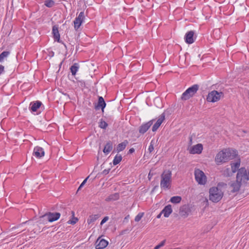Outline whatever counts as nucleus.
I'll return each mask as SVG.
<instances>
[{
    "label": "nucleus",
    "instance_id": "2",
    "mask_svg": "<svg viewBox=\"0 0 249 249\" xmlns=\"http://www.w3.org/2000/svg\"><path fill=\"white\" fill-rule=\"evenodd\" d=\"M172 172L170 170H164L161 175L160 187L164 190L171 188Z\"/></svg>",
    "mask_w": 249,
    "mask_h": 249
},
{
    "label": "nucleus",
    "instance_id": "33",
    "mask_svg": "<svg viewBox=\"0 0 249 249\" xmlns=\"http://www.w3.org/2000/svg\"><path fill=\"white\" fill-rule=\"evenodd\" d=\"M232 171H231L230 169L228 168L224 170L223 175L225 177H229L232 176Z\"/></svg>",
    "mask_w": 249,
    "mask_h": 249
},
{
    "label": "nucleus",
    "instance_id": "50",
    "mask_svg": "<svg viewBox=\"0 0 249 249\" xmlns=\"http://www.w3.org/2000/svg\"><path fill=\"white\" fill-rule=\"evenodd\" d=\"M21 67H22V63L20 65H19V66H18V69H19Z\"/></svg>",
    "mask_w": 249,
    "mask_h": 249
},
{
    "label": "nucleus",
    "instance_id": "48",
    "mask_svg": "<svg viewBox=\"0 0 249 249\" xmlns=\"http://www.w3.org/2000/svg\"><path fill=\"white\" fill-rule=\"evenodd\" d=\"M158 185L155 186L153 188V190H152V192H154V191L155 190V189H156L157 188H158Z\"/></svg>",
    "mask_w": 249,
    "mask_h": 249
},
{
    "label": "nucleus",
    "instance_id": "22",
    "mask_svg": "<svg viewBox=\"0 0 249 249\" xmlns=\"http://www.w3.org/2000/svg\"><path fill=\"white\" fill-rule=\"evenodd\" d=\"M53 37L55 40H57L59 42L60 40V35L59 33L58 27L56 26H54L53 27Z\"/></svg>",
    "mask_w": 249,
    "mask_h": 249
},
{
    "label": "nucleus",
    "instance_id": "32",
    "mask_svg": "<svg viewBox=\"0 0 249 249\" xmlns=\"http://www.w3.org/2000/svg\"><path fill=\"white\" fill-rule=\"evenodd\" d=\"M122 160V157L121 155H117L115 157L113 160V163L114 165H116L120 163V162Z\"/></svg>",
    "mask_w": 249,
    "mask_h": 249
},
{
    "label": "nucleus",
    "instance_id": "44",
    "mask_svg": "<svg viewBox=\"0 0 249 249\" xmlns=\"http://www.w3.org/2000/svg\"><path fill=\"white\" fill-rule=\"evenodd\" d=\"M4 67L1 65H0V75L4 72Z\"/></svg>",
    "mask_w": 249,
    "mask_h": 249
},
{
    "label": "nucleus",
    "instance_id": "31",
    "mask_svg": "<svg viewBox=\"0 0 249 249\" xmlns=\"http://www.w3.org/2000/svg\"><path fill=\"white\" fill-rule=\"evenodd\" d=\"M181 200V197L179 196H174L171 198L170 202L173 203L177 204L179 203Z\"/></svg>",
    "mask_w": 249,
    "mask_h": 249
},
{
    "label": "nucleus",
    "instance_id": "12",
    "mask_svg": "<svg viewBox=\"0 0 249 249\" xmlns=\"http://www.w3.org/2000/svg\"><path fill=\"white\" fill-rule=\"evenodd\" d=\"M106 106V103L102 96L98 97V103L97 105H95V109L96 110L102 109V112H104V108Z\"/></svg>",
    "mask_w": 249,
    "mask_h": 249
},
{
    "label": "nucleus",
    "instance_id": "40",
    "mask_svg": "<svg viewBox=\"0 0 249 249\" xmlns=\"http://www.w3.org/2000/svg\"><path fill=\"white\" fill-rule=\"evenodd\" d=\"M153 141L152 140L150 144L148 147V151L150 153H151L154 150V146H153Z\"/></svg>",
    "mask_w": 249,
    "mask_h": 249
},
{
    "label": "nucleus",
    "instance_id": "9",
    "mask_svg": "<svg viewBox=\"0 0 249 249\" xmlns=\"http://www.w3.org/2000/svg\"><path fill=\"white\" fill-rule=\"evenodd\" d=\"M85 19V16L84 12H81L78 17H77L74 20L73 23L74 25V28L77 30L81 26L82 22Z\"/></svg>",
    "mask_w": 249,
    "mask_h": 249
},
{
    "label": "nucleus",
    "instance_id": "49",
    "mask_svg": "<svg viewBox=\"0 0 249 249\" xmlns=\"http://www.w3.org/2000/svg\"><path fill=\"white\" fill-rule=\"evenodd\" d=\"M82 187H81V185H80V186H79V188H78L77 191H78L79 190H80L81 189V188H82Z\"/></svg>",
    "mask_w": 249,
    "mask_h": 249
},
{
    "label": "nucleus",
    "instance_id": "17",
    "mask_svg": "<svg viewBox=\"0 0 249 249\" xmlns=\"http://www.w3.org/2000/svg\"><path fill=\"white\" fill-rule=\"evenodd\" d=\"M235 7L236 10L242 14L245 13L247 11L246 4L244 3H240L238 2H236L235 3Z\"/></svg>",
    "mask_w": 249,
    "mask_h": 249
},
{
    "label": "nucleus",
    "instance_id": "19",
    "mask_svg": "<svg viewBox=\"0 0 249 249\" xmlns=\"http://www.w3.org/2000/svg\"><path fill=\"white\" fill-rule=\"evenodd\" d=\"M40 101H37L35 102H31L30 104V109L33 112H35L41 106Z\"/></svg>",
    "mask_w": 249,
    "mask_h": 249
},
{
    "label": "nucleus",
    "instance_id": "34",
    "mask_svg": "<svg viewBox=\"0 0 249 249\" xmlns=\"http://www.w3.org/2000/svg\"><path fill=\"white\" fill-rule=\"evenodd\" d=\"M54 2L53 0H47L45 1V5L48 7H52L53 6Z\"/></svg>",
    "mask_w": 249,
    "mask_h": 249
},
{
    "label": "nucleus",
    "instance_id": "13",
    "mask_svg": "<svg viewBox=\"0 0 249 249\" xmlns=\"http://www.w3.org/2000/svg\"><path fill=\"white\" fill-rule=\"evenodd\" d=\"M165 119V115L164 113H163L161 114L159 117L158 120L156 122V123L153 125L152 130V131L155 132L157 130L158 128L161 125L163 120Z\"/></svg>",
    "mask_w": 249,
    "mask_h": 249
},
{
    "label": "nucleus",
    "instance_id": "54",
    "mask_svg": "<svg viewBox=\"0 0 249 249\" xmlns=\"http://www.w3.org/2000/svg\"><path fill=\"white\" fill-rule=\"evenodd\" d=\"M22 64L25 65V66H26V67H28V65H27V64H26V63H22Z\"/></svg>",
    "mask_w": 249,
    "mask_h": 249
},
{
    "label": "nucleus",
    "instance_id": "37",
    "mask_svg": "<svg viewBox=\"0 0 249 249\" xmlns=\"http://www.w3.org/2000/svg\"><path fill=\"white\" fill-rule=\"evenodd\" d=\"M143 213H139L135 217V221L136 222H139L143 216Z\"/></svg>",
    "mask_w": 249,
    "mask_h": 249
},
{
    "label": "nucleus",
    "instance_id": "26",
    "mask_svg": "<svg viewBox=\"0 0 249 249\" xmlns=\"http://www.w3.org/2000/svg\"><path fill=\"white\" fill-rule=\"evenodd\" d=\"M179 214L181 216H187L188 215V209L186 206H183L180 207L179 209Z\"/></svg>",
    "mask_w": 249,
    "mask_h": 249
},
{
    "label": "nucleus",
    "instance_id": "39",
    "mask_svg": "<svg viewBox=\"0 0 249 249\" xmlns=\"http://www.w3.org/2000/svg\"><path fill=\"white\" fill-rule=\"evenodd\" d=\"M77 83L78 86L81 87V88L85 87V83L83 80H77Z\"/></svg>",
    "mask_w": 249,
    "mask_h": 249
},
{
    "label": "nucleus",
    "instance_id": "59",
    "mask_svg": "<svg viewBox=\"0 0 249 249\" xmlns=\"http://www.w3.org/2000/svg\"><path fill=\"white\" fill-rule=\"evenodd\" d=\"M148 176H149V177H151V176H150V174H148Z\"/></svg>",
    "mask_w": 249,
    "mask_h": 249
},
{
    "label": "nucleus",
    "instance_id": "52",
    "mask_svg": "<svg viewBox=\"0 0 249 249\" xmlns=\"http://www.w3.org/2000/svg\"><path fill=\"white\" fill-rule=\"evenodd\" d=\"M16 228V227H13L12 229H11V230L12 231H13L14 229H15Z\"/></svg>",
    "mask_w": 249,
    "mask_h": 249
},
{
    "label": "nucleus",
    "instance_id": "29",
    "mask_svg": "<svg viewBox=\"0 0 249 249\" xmlns=\"http://www.w3.org/2000/svg\"><path fill=\"white\" fill-rule=\"evenodd\" d=\"M71 219H70L67 223L69 224L74 225L75 224L78 220L77 217L74 216V212L73 211L71 212Z\"/></svg>",
    "mask_w": 249,
    "mask_h": 249
},
{
    "label": "nucleus",
    "instance_id": "25",
    "mask_svg": "<svg viewBox=\"0 0 249 249\" xmlns=\"http://www.w3.org/2000/svg\"><path fill=\"white\" fill-rule=\"evenodd\" d=\"M128 143V142L125 140L123 142L119 143L117 147V151L119 152L124 150Z\"/></svg>",
    "mask_w": 249,
    "mask_h": 249
},
{
    "label": "nucleus",
    "instance_id": "28",
    "mask_svg": "<svg viewBox=\"0 0 249 249\" xmlns=\"http://www.w3.org/2000/svg\"><path fill=\"white\" fill-rule=\"evenodd\" d=\"M79 68V66L78 65V63H74V64L71 67L70 70L72 75H75L76 74V73Z\"/></svg>",
    "mask_w": 249,
    "mask_h": 249
},
{
    "label": "nucleus",
    "instance_id": "46",
    "mask_svg": "<svg viewBox=\"0 0 249 249\" xmlns=\"http://www.w3.org/2000/svg\"><path fill=\"white\" fill-rule=\"evenodd\" d=\"M162 213H161V212L157 216V218H160L161 215Z\"/></svg>",
    "mask_w": 249,
    "mask_h": 249
},
{
    "label": "nucleus",
    "instance_id": "14",
    "mask_svg": "<svg viewBox=\"0 0 249 249\" xmlns=\"http://www.w3.org/2000/svg\"><path fill=\"white\" fill-rule=\"evenodd\" d=\"M203 150V145L201 143L197 144L193 146L190 150L191 154H200Z\"/></svg>",
    "mask_w": 249,
    "mask_h": 249
},
{
    "label": "nucleus",
    "instance_id": "53",
    "mask_svg": "<svg viewBox=\"0 0 249 249\" xmlns=\"http://www.w3.org/2000/svg\"><path fill=\"white\" fill-rule=\"evenodd\" d=\"M22 64L25 65V66H26V67H28V65H27V64H26V63H22Z\"/></svg>",
    "mask_w": 249,
    "mask_h": 249
},
{
    "label": "nucleus",
    "instance_id": "23",
    "mask_svg": "<svg viewBox=\"0 0 249 249\" xmlns=\"http://www.w3.org/2000/svg\"><path fill=\"white\" fill-rule=\"evenodd\" d=\"M231 171L233 173L237 172L240 166V160H239L235 163H231Z\"/></svg>",
    "mask_w": 249,
    "mask_h": 249
},
{
    "label": "nucleus",
    "instance_id": "55",
    "mask_svg": "<svg viewBox=\"0 0 249 249\" xmlns=\"http://www.w3.org/2000/svg\"><path fill=\"white\" fill-rule=\"evenodd\" d=\"M128 216H129V215H128L127 217H125L124 219H127V217H128Z\"/></svg>",
    "mask_w": 249,
    "mask_h": 249
},
{
    "label": "nucleus",
    "instance_id": "15",
    "mask_svg": "<svg viewBox=\"0 0 249 249\" xmlns=\"http://www.w3.org/2000/svg\"><path fill=\"white\" fill-rule=\"evenodd\" d=\"M44 151L42 147L36 146L34 148L33 155L37 158H40L44 155Z\"/></svg>",
    "mask_w": 249,
    "mask_h": 249
},
{
    "label": "nucleus",
    "instance_id": "16",
    "mask_svg": "<svg viewBox=\"0 0 249 249\" xmlns=\"http://www.w3.org/2000/svg\"><path fill=\"white\" fill-rule=\"evenodd\" d=\"M242 184H243L241 182H238L237 179H236L235 181L231 183L230 185V187L232 188L231 192L234 193L239 191Z\"/></svg>",
    "mask_w": 249,
    "mask_h": 249
},
{
    "label": "nucleus",
    "instance_id": "43",
    "mask_svg": "<svg viewBox=\"0 0 249 249\" xmlns=\"http://www.w3.org/2000/svg\"><path fill=\"white\" fill-rule=\"evenodd\" d=\"M89 176H88L87 178H86L82 182V183L80 184L81 185V187H83L85 184V183H86L87 180L88 179V178H89Z\"/></svg>",
    "mask_w": 249,
    "mask_h": 249
},
{
    "label": "nucleus",
    "instance_id": "8",
    "mask_svg": "<svg viewBox=\"0 0 249 249\" xmlns=\"http://www.w3.org/2000/svg\"><path fill=\"white\" fill-rule=\"evenodd\" d=\"M61 215V213H51L49 212L47 213L44 214L42 217H46L48 219V220L52 222L53 221H56L58 219Z\"/></svg>",
    "mask_w": 249,
    "mask_h": 249
},
{
    "label": "nucleus",
    "instance_id": "7",
    "mask_svg": "<svg viewBox=\"0 0 249 249\" xmlns=\"http://www.w3.org/2000/svg\"><path fill=\"white\" fill-rule=\"evenodd\" d=\"M195 176L196 181L199 184L204 185L206 183V176L204 172L200 169H195Z\"/></svg>",
    "mask_w": 249,
    "mask_h": 249
},
{
    "label": "nucleus",
    "instance_id": "41",
    "mask_svg": "<svg viewBox=\"0 0 249 249\" xmlns=\"http://www.w3.org/2000/svg\"><path fill=\"white\" fill-rule=\"evenodd\" d=\"M108 219V216H105L101 221L100 224L102 225L103 224H104L106 221H107Z\"/></svg>",
    "mask_w": 249,
    "mask_h": 249
},
{
    "label": "nucleus",
    "instance_id": "47",
    "mask_svg": "<svg viewBox=\"0 0 249 249\" xmlns=\"http://www.w3.org/2000/svg\"><path fill=\"white\" fill-rule=\"evenodd\" d=\"M127 230H124V231H121V234H124L125 233L126 231H127Z\"/></svg>",
    "mask_w": 249,
    "mask_h": 249
},
{
    "label": "nucleus",
    "instance_id": "24",
    "mask_svg": "<svg viewBox=\"0 0 249 249\" xmlns=\"http://www.w3.org/2000/svg\"><path fill=\"white\" fill-rule=\"evenodd\" d=\"M119 198V194L117 193L109 195L106 198V201H115Z\"/></svg>",
    "mask_w": 249,
    "mask_h": 249
},
{
    "label": "nucleus",
    "instance_id": "3",
    "mask_svg": "<svg viewBox=\"0 0 249 249\" xmlns=\"http://www.w3.org/2000/svg\"><path fill=\"white\" fill-rule=\"evenodd\" d=\"M221 183L218 184V187H213L209 190V199L213 202H218L223 196V191L218 188Z\"/></svg>",
    "mask_w": 249,
    "mask_h": 249
},
{
    "label": "nucleus",
    "instance_id": "51",
    "mask_svg": "<svg viewBox=\"0 0 249 249\" xmlns=\"http://www.w3.org/2000/svg\"><path fill=\"white\" fill-rule=\"evenodd\" d=\"M25 223V222H23L21 224L19 225L17 228H18V227H20L21 225L24 224Z\"/></svg>",
    "mask_w": 249,
    "mask_h": 249
},
{
    "label": "nucleus",
    "instance_id": "56",
    "mask_svg": "<svg viewBox=\"0 0 249 249\" xmlns=\"http://www.w3.org/2000/svg\"><path fill=\"white\" fill-rule=\"evenodd\" d=\"M61 65H62V63H60V64H59V67H61Z\"/></svg>",
    "mask_w": 249,
    "mask_h": 249
},
{
    "label": "nucleus",
    "instance_id": "36",
    "mask_svg": "<svg viewBox=\"0 0 249 249\" xmlns=\"http://www.w3.org/2000/svg\"><path fill=\"white\" fill-rule=\"evenodd\" d=\"M108 125V124L105 122L101 120L99 124V127L101 128L106 129Z\"/></svg>",
    "mask_w": 249,
    "mask_h": 249
},
{
    "label": "nucleus",
    "instance_id": "5",
    "mask_svg": "<svg viewBox=\"0 0 249 249\" xmlns=\"http://www.w3.org/2000/svg\"><path fill=\"white\" fill-rule=\"evenodd\" d=\"M199 89V86L195 84L187 89L184 92L181 97L182 100H187L192 97L197 91Z\"/></svg>",
    "mask_w": 249,
    "mask_h": 249
},
{
    "label": "nucleus",
    "instance_id": "18",
    "mask_svg": "<svg viewBox=\"0 0 249 249\" xmlns=\"http://www.w3.org/2000/svg\"><path fill=\"white\" fill-rule=\"evenodd\" d=\"M194 32L193 31H190L186 33L185 38V41L188 44H192L194 42L193 36Z\"/></svg>",
    "mask_w": 249,
    "mask_h": 249
},
{
    "label": "nucleus",
    "instance_id": "42",
    "mask_svg": "<svg viewBox=\"0 0 249 249\" xmlns=\"http://www.w3.org/2000/svg\"><path fill=\"white\" fill-rule=\"evenodd\" d=\"M109 171H110V169H105L103 171L102 174H103L104 175H107V174H108L109 173Z\"/></svg>",
    "mask_w": 249,
    "mask_h": 249
},
{
    "label": "nucleus",
    "instance_id": "57",
    "mask_svg": "<svg viewBox=\"0 0 249 249\" xmlns=\"http://www.w3.org/2000/svg\"><path fill=\"white\" fill-rule=\"evenodd\" d=\"M204 59V58H202V59H201V60H203Z\"/></svg>",
    "mask_w": 249,
    "mask_h": 249
},
{
    "label": "nucleus",
    "instance_id": "21",
    "mask_svg": "<svg viewBox=\"0 0 249 249\" xmlns=\"http://www.w3.org/2000/svg\"><path fill=\"white\" fill-rule=\"evenodd\" d=\"M112 143L111 142L109 141L105 145L103 149V152L105 154H107L112 150Z\"/></svg>",
    "mask_w": 249,
    "mask_h": 249
},
{
    "label": "nucleus",
    "instance_id": "30",
    "mask_svg": "<svg viewBox=\"0 0 249 249\" xmlns=\"http://www.w3.org/2000/svg\"><path fill=\"white\" fill-rule=\"evenodd\" d=\"M72 212L73 211H71L69 208H65L60 213L63 216H67L71 214Z\"/></svg>",
    "mask_w": 249,
    "mask_h": 249
},
{
    "label": "nucleus",
    "instance_id": "27",
    "mask_svg": "<svg viewBox=\"0 0 249 249\" xmlns=\"http://www.w3.org/2000/svg\"><path fill=\"white\" fill-rule=\"evenodd\" d=\"M100 217L99 214H94V215H91L89 216L88 219H87V223L89 224H90L93 222H94L95 221H96L98 218H99Z\"/></svg>",
    "mask_w": 249,
    "mask_h": 249
},
{
    "label": "nucleus",
    "instance_id": "11",
    "mask_svg": "<svg viewBox=\"0 0 249 249\" xmlns=\"http://www.w3.org/2000/svg\"><path fill=\"white\" fill-rule=\"evenodd\" d=\"M108 243L107 241L104 239H100L99 237L96 241V249H103L105 248L108 245Z\"/></svg>",
    "mask_w": 249,
    "mask_h": 249
},
{
    "label": "nucleus",
    "instance_id": "4",
    "mask_svg": "<svg viewBox=\"0 0 249 249\" xmlns=\"http://www.w3.org/2000/svg\"><path fill=\"white\" fill-rule=\"evenodd\" d=\"M236 179L238 182H241L243 184H247L249 180V170L247 171L245 167H241L238 169Z\"/></svg>",
    "mask_w": 249,
    "mask_h": 249
},
{
    "label": "nucleus",
    "instance_id": "35",
    "mask_svg": "<svg viewBox=\"0 0 249 249\" xmlns=\"http://www.w3.org/2000/svg\"><path fill=\"white\" fill-rule=\"evenodd\" d=\"M9 52L7 51L3 52L0 54V62L2 61L3 60V58L6 56H8L9 54Z\"/></svg>",
    "mask_w": 249,
    "mask_h": 249
},
{
    "label": "nucleus",
    "instance_id": "1",
    "mask_svg": "<svg viewBox=\"0 0 249 249\" xmlns=\"http://www.w3.org/2000/svg\"><path fill=\"white\" fill-rule=\"evenodd\" d=\"M236 155V151L235 150L231 151L227 149H223L217 154L215 158V161L217 165H220L233 159Z\"/></svg>",
    "mask_w": 249,
    "mask_h": 249
},
{
    "label": "nucleus",
    "instance_id": "45",
    "mask_svg": "<svg viewBox=\"0 0 249 249\" xmlns=\"http://www.w3.org/2000/svg\"><path fill=\"white\" fill-rule=\"evenodd\" d=\"M134 151H135V149H134V148H130V149L129 150L128 153H129V154H132V153H133V152H134Z\"/></svg>",
    "mask_w": 249,
    "mask_h": 249
},
{
    "label": "nucleus",
    "instance_id": "20",
    "mask_svg": "<svg viewBox=\"0 0 249 249\" xmlns=\"http://www.w3.org/2000/svg\"><path fill=\"white\" fill-rule=\"evenodd\" d=\"M172 212V207L171 205L166 206L161 211V213L163 214L164 216L168 217Z\"/></svg>",
    "mask_w": 249,
    "mask_h": 249
},
{
    "label": "nucleus",
    "instance_id": "58",
    "mask_svg": "<svg viewBox=\"0 0 249 249\" xmlns=\"http://www.w3.org/2000/svg\"><path fill=\"white\" fill-rule=\"evenodd\" d=\"M148 176H149V177H151V176H150V174H148Z\"/></svg>",
    "mask_w": 249,
    "mask_h": 249
},
{
    "label": "nucleus",
    "instance_id": "10",
    "mask_svg": "<svg viewBox=\"0 0 249 249\" xmlns=\"http://www.w3.org/2000/svg\"><path fill=\"white\" fill-rule=\"evenodd\" d=\"M154 120H152L151 121H149V122L142 124L139 127V132L141 134H144L150 128V127L153 124Z\"/></svg>",
    "mask_w": 249,
    "mask_h": 249
},
{
    "label": "nucleus",
    "instance_id": "6",
    "mask_svg": "<svg viewBox=\"0 0 249 249\" xmlns=\"http://www.w3.org/2000/svg\"><path fill=\"white\" fill-rule=\"evenodd\" d=\"M222 92H218L216 90H213L208 94L207 101L210 102H215L219 101L221 97H223Z\"/></svg>",
    "mask_w": 249,
    "mask_h": 249
},
{
    "label": "nucleus",
    "instance_id": "38",
    "mask_svg": "<svg viewBox=\"0 0 249 249\" xmlns=\"http://www.w3.org/2000/svg\"><path fill=\"white\" fill-rule=\"evenodd\" d=\"M165 243V240H163L159 245L156 246L154 248V249H159L161 247H163Z\"/></svg>",
    "mask_w": 249,
    "mask_h": 249
}]
</instances>
